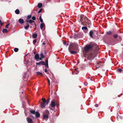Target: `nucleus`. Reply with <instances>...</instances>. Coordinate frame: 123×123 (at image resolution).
Returning a JSON list of instances; mask_svg holds the SVG:
<instances>
[{
  "mask_svg": "<svg viewBox=\"0 0 123 123\" xmlns=\"http://www.w3.org/2000/svg\"><path fill=\"white\" fill-rule=\"evenodd\" d=\"M93 32L92 31H90L89 32V34L90 36L91 37H93Z\"/></svg>",
  "mask_w": 123,
  "mask_h": 123,
  "instance_id": "15",
  "label": "nucleus"
},
{
  "mask_svg": "<svg viewBox=\"0 0 123 123\" xmlns=\"http://www.w3.org/2000/svg\"><path fill=\"white\" fill-rule=\"evenodd\" d=\"M15 12L17 14H18L19 13V10L18 9H17L15 10Z\"/></svg>",
  "mask_w": 123,
  "mask_h": 123,
  "instance_id": "20",
  "label": "nucleus"
},
{
  "mask_svg": "<svg viewBox=\"0 0 123 123\" xmlns=\"http://www.w3.org/2000/svg\"><path fill=\"white\" fill-rule=\"evenodd\" d=\"M10 24H8L6 25V26L5 28H8V26Z\"/></svg>",
  "mask_w": 123,
  "mask_h": 123,
  "instance_id": "36",
  "label": "nucleus"
},
{
  "mask_svg": "<svg viewBox=\"0 0 123 123\" xmlns=\"http://www.w3.org/2000/svg\"><path fill=\"white\" fill-rule=\"evenodd\" d=\"M44 61L41 62V64L44 65Z\"/></svg>",
  "mask_w": 123,
  "mask_h": 123,
  "instance_id": "32",
  "label": "nucleus"
},
{
  "mask_svg": "<svg viewBox=\"0 0 123 123\" xmlns=\"http://www.w3.org/2000/svg\"><path fill=\"white\" fill-rule=\"evenodd\" d=\"M35 26H36V24H35Z\"/></svg>",
  "mask_w": 123,
  "mask_h": 123,
  "instance_id": "51",
  "label": "nucleus"
},
{
  "mask_svg": "<svg viewBox=\"0 0 123 123\" xmlns=\"http://www.w3.org/2000/svg\"><path fill=\"white\" fill-rule=\"evenodd\" d=\"M30 111L31 113H32V114H34V115L35 114L36 112H35V111H31V110H30Z\"/></svg>",
  "mask_w": 123,
  "mask_h": 123,
  "instance_id": "26",
  "label": "nucleus"
},
{
  "mask_svg": "<svg viewBox=\"0 0 123 123\" xmlns=\"http://www.w3.org/2000/svg\"><path fill=\"white\" fill-rule=\"evenodd\" d=\"M31 18V15H30L28 16L27 17V20H30V19Z\"/></svg>",
  "mask_w": 123,
  "mask_h": 123,
  "instance_id": "22",
  "label": "nucleus"
},
{
  "mask_svg": "<svg viewBox=\"0 0 123 123\" xmlns=\"http://www.w3.org/2000/svg\"><path fill=\"white\" fill-rule=\"evenodd\" d=\"M122 70L120 68H119L118 69V71L120 72H122Z\"/></svg>",
  "mask_w": 123,
  "mask_h": 123,
  "instance_id": "42",
  "label": "nucleus"
},
{
  "mask_svg": "<svg viewBox=\"0 0 123 123\" xmlns=\"http://www.w3.org/2000/svg\"><path fill=\"white\" fill-rule=\"evenodd\" d=\"M63 44L64 45H66V46H67L68 45V43H67L65 42Z\"/></svg>",
  "mask_w": 123,
  "mask_h": 123,
  "instance_id": "33",
  "label": "nucleus"
},
{
  "mask_svg": "<svg viewBox=\"0 0 123 123\" xmlns=\"http://www.w3.org/2000/svg\"><path fill=\"white\" fill-rule=\"evenodd\" d=\"M114 37L116 38H117L118 37V35L117 34H115L114 35Z\"/></svg>",
  "mask_w": 123,
  "mask_h": 123,
  "instance_id": "34",
  "label": "nucleus"
},
{
  "mask_svg": "<svg viewBox=\"0 0 123 123\" xmlns=\"http://www.w3.org/2000/svg\"><path fill=\"white\" fill-rule=\"evenodd\" d=\"M84 85L85 86H87L88 85V83L86 82H85L84 83Z\"/></svg>",
  "mask_w": 123,
  "mask_h": 123,
  "instance_id": "40",
  "label": "nucleus"
},
{
  "mask_svg": "<svg viewBox=\"0 0 123 123\" xmlns=\"http://www.w3.org/2000/svg\"><path fill=\"white\" fill-rule=\"evenodd\" d=\"M32 19L33 20H35L36 19V18L34 16H33L32 18Z\"/></svg>",
  "mask_w": 123,
  "mask_h": 123,
  "instance_id": "35",
  "label": "nucleus"
},
{
  "mask_svg": "<svg viewBox=\"0 0 123 123\" xmlns=\"http://www.w3.org/2000/svg\"><path fill=\"white\" fill-rule=\"evenodd\" d=\"M78 46L76 43H71L69 47L68 50L69 51L74 50L75 48H77Z\"/></svg>",
  "mask_w": 123,
  "mask_h": 123,
  "instance_id": "3",
  "label": "nucleus"
},
{
  "mask_svg": "<svg viewBox=\"0 0 123 123\" xmlns=\"http://www.w3.org/2000/svg\"><path fill=\"white\" fill-rule=\"evenodd\" d=\"M100 62H99V63H98L96 65V68H98L99 67H100L101 66V64H99Z\"/></svg>",
  "mask_w": 123,
  "mask_h": 123,
  "instance_id": "19",
  "label": "nucleus"
},
{
  "mask_svg": "<svg viewBox=\"0 0 123 123\" xmlns=\"http://www.w3.org/2000/svg\"><path fill=\"white\" fill-rule=\"evenodd\" d=\"M75 70H76V69H75Z\"/></svg>",
  "mask_w": 123,
  "mask_h": 123,
  "instance_id": "50",
  "label": "nucleus"
},
{
  "mask_svg": "<svg viewBox=\"0 0 123 123\" xmlns=\"http://www.w3.org/2000/svg\"><path fill=\"white\" fill-rule=\"evenodd\" d=\"M36 73L38 75H43L42 74V73H41L39 72H36Z\"/></svg>",
  "mask_w": 123,
  "mask_h": 123,
  "instance_id": "31",
  "label": "nucleus"
},
{
  "mask_svg": "<svg viewBox=\"0 0 123 123\" xmlns=\"http://www.w3.org/2000/svg\"><path fill=\"white\" fill-rule=\"evenodd\" d=\"M69 51L71 54H74L77 53V52L76 51Z\"/></svg>",
  "mask_w": 123,
  "mask_h": 123,
  "instance_id": "16",
  "label": "nucleus"
},
{
  "mask_svg": "<svg viewBox=\"0 0 123 123\" xmlns=\"http://www.w3.org/2000/svg\"><path fill=\"white\" fill-rule=\"evenodd\" d=\"M39 19L41 22L43 23V20L41 16H40L39 17Z\"/></svg>",
  "mask_w": 123,
  "mask_h": 123,
  "instance_id": "24",
  "label": "nucleus"
},
{
  "mask_svg": "<svg viewBox=\"0 0 123 123\" xmlns=\"http://www.w3.org/2000/svg\"><path fill=\"white\" fill-rule=\"evenodd\" d=\"M80 21L82 22L81 24L83 25H89L90 23V21L86 17H85L84 18H81L80 19Z\"/></svg>",
  "mask_w": 123,
  "mask_h": 123,
  "instance_id": "1",
  "label": "nucleus"
},
{
  "mask_svg": "<svg viewBox=\"0 0 123 123\" xmlns=\"http://www.w3.org/2000/svg\"><path fill=\"white\" fill-rule=\"evenodd\" d=\"M18 48H15L14 49V50L15 52H17L18 51Z\"/></svg>",
  "mask_w": 123,
  "mask_h": 123,
  "instance_id": "29",
  "label": "nucleus"
},
{
  "mask_svg": "<svg viewBox=\"0 0 123 123\" xmlns=\"http://www.w3.org/2000/svg\"><path fill=\"white\" fill-rule=\"evenodd\" d=\"M44 65H45L46 67L48 68V64L44 63Z\"/></svg>",
  "mask_w": 123,
  "mask_h": 123,
  "instance_id": "38",
  "label": "nucleus"
},
{
  "mask_svg": "<svg viewBox=\"0 0 123 123\" xmlns=\"http://www.w3.org/2000/svg\"><path fill=\"white\" fill-rule=\"evenodd\" d=\"M78 35L77 34H75L74 38L75 39H77V38Z\"/></svg>",
  "mask_w": 123,
  "mask_h": 123,
  "instance_id": "28",
  "label": "nucleus"
},
{
  "mask_svg": "<svg viewBox=\"0 0 123 123\" xmlns=\"http://www.w3.org/2000/svg\"><path fill=\"white\" fill-rule=\"evenodd\" d=\"M29 25H28V24L27 25V26H25V28L26 30H27L29 28Z\"/></svg>",
  "mask_w": 123,
  "mask_h": 123,
  "instance_id": "27",
  "label": "nucleus"
},
{
  "mask_svg": "<svg viewBox=\"0 0 123 123\" xmlns=\"http://www.w3.org/2000/svg\"><path fill=\"white\" fill-rule=\"evenodd\" d=\"M42 4L41 3H39L37 5V7L39 8H41L42 6Z\"/></svg>",
  "mask_w": 123,
  "mask_h": 123,
  "instance_id": "17",
  "label": "nucleus"
},
{
  "mask_svg": "<svg viewBox=\"0 0 123 123\" xmlns=\"http://www.w3.org/2000/svg\"><path fill=\"white\" fill-rule=\"evenodd\" d=\"M47 80H48V82L49 83V85H50V81L49 79H48Z\"/></svg>",
  "mask_w": 123,
  "mask_h": 123,
  "instance_id": "43",
  "label": "nucleus"
},
{
  "mask_svg": "<svg viewBox=\"0 0 123 123\" xmlns=\"http://www.w3.org/2000/svg\"><path fill=\"white\" fill-rule=\"evenodd\" d=\"M107 34L108 35H111L112 34V32L110 31H109L107 32Z\"/></svg>",
  "mask_w": 123,
  "mask_h": 123,
  "instance_id": "30",
  "label": "nucleus"
},
{
  "mask_svg": "<svg viewBox=\"0 0 123 123\" xmlns=\"http://www.w3.org/2000/svg\"><path fill=\"white\" fill-rule=\"evenodd\" d=\"M88 58L90 60L93 59L95 57V54L94 53H89L87 55Z\"/></svg>",
  "mask_w": 123,
  "mask_h": 123,
  "instance_id": "5",
  "label": "nucleus"
},
{
  "mask_svg": "<svg viewBox=\"0 0 123 123\" xmlns=\"http://www.w3.org/2000/svg\"><path fill=\"white\" fill-rule=\"evenodd\" d=\"M26 119L28 123H33V121L31 119L29 118H27Z\"/></svg>",
  "mask_w": 123,
  "mask_h": 123,
  "instance_id": "9",
  "label": "nucleus"
},
{
  "mask_svg": "<svg viewBox=\"0 0 123 123\" xmlns=\"http://www.w3.org/2000/svg\"><path fill=\"white\" fill-rule=\"evenodd\" d=\"M42 100L43 103L41 104V108H44L48 104L49 102V99L48 98L46 100L45 99L42 98Z\"/></svg>",
  "mask_w": 123,
  "mask_h": 123,
  "instance_id": "2",
  "label": "nucleus"
},
{
  "mask_svg": "<svg viewBox=\"0 0 123 123\" xmlns=\"http://www.w3.org/2000/svg\"><path fill=\"white\" fill-rule=\"evenodd\" d=\"M39 56L38 54H36L35 56V58L36 61H38V60H42V59L41 58H39Z\"/></svg>",
  "mask_w": 123,
  "mask_h": 123,
  "instance_id": "8",
  "label": "nucleus"
},
{
  "mask_svg": "<svg viewBox=\"0 0 123 123\" xmlns=\"http://www.w3.org/2000/svg\"><path fill=\"white\" fill-rule=\"evenodd\" d=\"M45 63L48 64V61L47 60H45Z\"/></svg>",
  "mask_w": 123,
  "mask_h": 123,
  "instance_id": "45",
  "label": "nucleus"
},
{
  "mask_svg": "<svg viewBox=\"0 0 123 123\" xmlns=\"http://www.w3.org/2000/svg\"><path fill=\"white\" fill-rule=\"evenodd\" d=\"M7 32V30L6 29H3L2 30V32L3 33H6Z\"/></svg>",
  "mask_w": 123,
  "mask_h": 123,
  "instance_id": "18",
  "label": "nucleus"
},
{
  "mask_svg": "<svg viewBox=\"0 0 123 123\" xmlns=\"http://www.w3.org/2000/svg\"><path fill=\"white\" fill-rule=\"evenodd\" d=\"M45 44L44 42L43 43V45H44Z\"/></svg>",
  "mask_w": 123,
  "mask_h": 123,
  "instance_id": "49",
  "label": "nucleus"
},
{
  "mask_svg": "<svg viewBox=\"0 0 123 123\" xmlns=\"http://www.w3.org/2000/svg\"><path fill=\"white\" fill-rule=\"evenodd\" d=\"M18 22L21 24H23L24 22V20L22 18H20L18 20Z\"/></svg>",
  "mask_w": 123,
  "mask_h": 123,
  "instance_id": "12",
  "label": "nucleus"
},
{
  "mask_svg": "<svg viewBox=\"0 0 123 123\" xmlns=\"http://www.w3.org/2000/svg\"><path fill=\"white\" fill-rule=\"evenodd\" d=\"M95 106L96 107H98V104H96L95 105Z\"/></svg>",
  "mask_w": 123,
  "mask_h": 123,
  "instance_id": "44",
  "label": "nucleus"
},
{
  "mask_svg": "<svg viewBox=\"0 0 123 123\" xmlns=\"http://www.w3.org/2000/svg\"><path fill=\"white\" fill-rule=\"evenodd\" d=\"M24 63L25 64L27 65L28 63V61L25 60L24 62Z\"/></svg>",
  "mask_w": 123,
  "mask_h": 123,
  "instance_id": "25",
  "label": "nucleus"
},
{
  "mask_svg": "<svg viewBox=\"0 0 123 123\" xmlns=\"http://www.w3.org/2000/svg\"><path fill=\"white\" fill-rule=\"evenodd\" d=\"M26 22L28 23H29L31 25V24L34 22L35 21H34L32 20L31 19H30L29 20H26Z\"/></svg>",
  "mask_w": 123,
  "mask_h": 123,
  "instance_id": "10",
  "label": "nucleus"
},
{
  "mask_svg": "<svg viewBox=\"0 0 123 123\" xmlns=\"http://www.w3.org/2000/svg\"><path fill=\"white\" fill-rule=\"evenodd\" d=\"M93 47V45L92 44H87L86 45L84 49L85 51H87L90 50Z\"/></svg>",
  "mask_w": 123,
  "mask_h": 123,
  "instance_id": "4",
  "label": "nucleus"
},
{
  "mask_svg": "<svg viewBox=\"0 0 123 123\" xmlns=\"http://www.w3.org/2000/svg\"><path fill=\"white\" fill-rule=\"evenodd\" d=\"M37 37V34H34L33 35V37L34 38H36Z\"/></svg>",
  "mask_w": 123,
  "mask_h": 123,
  "instance_id": "21",
  "label": "nucleus"
},
{
  "mask_svg": "<svg viewBox=\"0 0 123 123\" xmlns=\"http://www.w3.org/2000/svg\"><path fill=\"white\" fill-rule=\"evenodd\" d=\"M40 56L41 58H44V56L43 53H41L40 54Z\"/></svg>",
  "mask_w": 123,
  "mask_h": 123,
  "instance_id": "23",
  "label": "nucleus"
},
{
  "mask_svg": "<svg viewBox=\"0 0 123 123\" xmlns=\"http://www.w3.org/2000/svg\"><path fill=\"white\" fill-rule=\"evenodd\" d=\"M42 10V9H41L39 10L38 11V13H40L41 12Z\"/></svg>",
  "mask_w": 123,
  "mask_h": 123,
  "instance_id": "41",
  "label": "nucleus"
},
{
  "mask_svg": "<svg viewBox=\"0 0 123 123\" xmlns=\"http://www.w3.org/2000/svg\"><path fill=\"white\" fill-rule=\"evenodd\" d=\"M35 115L36 117H40V114L38 112H36Z\"/></svg>",
  "mask_w": 123,
  "mask_h": 123,
  "instance_id": "13",
  "label": "nucleus"
},
{
  "mask_svg": "<svg viewBox=\"0 0 123 123\" xmlns=\"http://www.w3.org/2000/svg\"><path fill=\"white\" fill-rule=\"evenodd\" d=\"M79 73V72L77 71V72H75V74H77Z\"/></svg>",
  "mask_w": 123,
  "mask_h": 123,
  "instance_id": "48",
  "label": "nucleus"
},
{
  "mask_svg": "<svg viewBox=\"0 0 123 123\" xmlns=\"http://www.w3.org/2000/svg\"><path fill=\"white\" fill-rule=\"evenodd\" d=\"M56 103V101H55V99L52 100L51 101V106L50 107V108L51 109V107H55V105Z\"/></svg>",
  "mask_w": 123,
  "mask_h": 123,
  "instance_id": "6",
  "label": "nucleus"
},
{
  "mask_svg": "<svg viewBox=\"0 0 123 123\" xmlns=\"http://www.w3.org/2000/svg\"><path fill=\"white\" fill-rule=\"evenodd\" d=\"M82 29L84 31L86 32L88 30L87 28V27L86 26L85 27H82Z\"/></svg>",
  "mask_w": 123,
  "mask_h": 123,
  "instance_id": "11",
  "label": "nucleus"
},
{
  "mask_svg": "<svg viewBox=\"0 0 123 123\" xmlns=\"http://www.w3.org/2000/svg\"><path fill=\"white\" fill-rule=\"evenodd\" d=\"M0 25L1 26H2L4 24L3 23L1 22V21L0 19Z\"/></svg>",
  "mask_w": 123,
  "mask_h": 123,
  "instance_id": "39",
  "label": "nucleus"
},
{
  "mask_svg": "<svg viewBox=\"0 0 123 123\" xmlns=\"http://www.w3.org/2000/svg\"><path fill=\"white\" fill-rule=\"evenodd\" d=\"M44 71L45 72H47V70L46 69H45L44 70Z\"/></svg>",
  "mask_w": 123,
  "mask_h": 123,
  "instance_id": "47",
  "label": "nucleus"
},
{
  "mask_svg": "<svg viewBox=\"0 0 123 123\" xmlns=\"http://www.w3.org/2000/svg\"><path fill=\"white\" fill-rule=\"evenodd\" d=\"M37 41L35 39L33 40V44H34Z\"/></svg>",
  "mask_w": 123,
  "mask_h": 123,
  "instance_id": "37",
  "label": "nucleus"
},
{
  "mask_svg": "<svg viewBox=\"0 0 123 123\" xmlns=\"http://www.w3.org/2000/svg\"><path fill=\"white\" fill-rule=\"evenodd\" d=\"M47 114H44L43 115V117L44 119L47 118V119L49 118L48 114L49 113V112L48 111H46Z\"/></svg>",
  "mask_w": 123,
  "mask_h": 123,
  "instance_id": "7",
  "label": "nucleus"
},
{
  "mask_svg": "<svg viewBox=\"0 0 123 123\" xmlns=\"http://www.w3.org/2000/svg\"><path fill=\"white\" fill-rule=\"evenodd\" d=\"M36 64L37 65H40L41 64V62L38 63H37Z\"/></svg>",
  "mask_w": 123,
  "mask_h": 123,
  "instance_id": "46",
  "label": "nucleus"
},
{
  "mask_svg": "<svg viewBox=\"0 0 123 123\" xmlns=\"http://www.w3.org/2000/svg\"><path fill=\"white\" fill-rule=\"evenodd\" d=\"M44 24L43 23H42L41 24L40 27L41 30L43 29V27L44 26Z\"/></svg>",
  "mask_w": 123,
  "mask_h": 123,
  "instance_id": "14",
  "label": "nucleus"
}]
</instances>
